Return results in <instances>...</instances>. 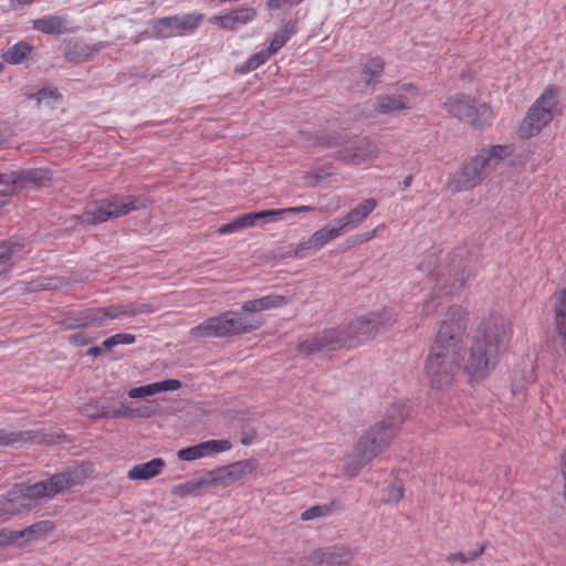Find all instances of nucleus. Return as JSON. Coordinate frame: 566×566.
<instances>
[{"instance_id": "nucleus-1", "label": "nucleus", "mask_w": 566, "mask_h": 566, "mask_svg": "<svg viewBox=\"0 0 566 566\" xmlns=\"http://www.w3.org/2000/svg\"><path fill=\"white\" fill-rule=\"evenodd\" d=\"M468 314L451 306L442 319L427 357L424 371L431 387L449 386L460 368L464 354Z\"/></svg>"}, {"instance_id": "nucleus-2", "label": "nucleus", "mask_w": 566, "mask_h": 566, "mask_svg": "<svg viewBox=\"0 0 566 566\" xmlns=\"http://www.w3.org/2000/svg\"><path fill=\"white\" fill-rule=\"evenodd\" d=\"M396 322V314L390 308L370 312L356 317L346 326L324 329L303 340L298 345V352L311 355L319 350L350 349L391 328Z\"/></svg>"}, {"instance_id": "nucleus-3", "label": "nucleus", "mask_w": 566, "mask_h": 566, "mask_svg": "<svg viewBox=\"0 0 566 566\" xmlns=\"http://www.w3.org/2000/svg\"><path fill=\"white\" fill-rule=\"evenodd\" d=\"M512 335L513 326L509 318L497 314L484 318L472 340L464 370L472 378H485L507 349Z\"/></svg>"}, {"instance_id": "nucleus-4", "label": "nucleus", "mask_w": 566, "mask_h": 566, "mask_svg": "<svg viewBox=\"0 0 566 566\" xmlns=\"http://www.w3.org/2000/svg\"><path fill=\"white\" fill-rule=\"evenodd\" d=\"M406 416L407 412L402 406L394 405L388 410L386 419L376 423L359 438L354 452L359 468L370 462L390 443Z\"/></svg>"}, {"instance_id": "nucleus-5", "label": "nucleus", "mask_w": 566, "mask_h": 566, "mask_svg": "<svg viewBox=\"0 0 566 566\" xmlns=\"http://www.w3.org/2000/svg\"><path fill=\"white\" fill-rule=\"evenodd\" d=\"M262 325V322L242 317L238 312H223L218 316L205 319L190 328V335L196 338L228 337L253 332Z\"/></svg>"}, {"instance_id": "nucleus-6", "label": "nucleus", "mask_w": 566, "mask_h": 566, "mask_svg": "<svg viewBox=\"0 0 566 566\" xmlns=\"http://www.w3.org/2000/svg\"><path fill=\"white\" fill-rule=\"evenodd\" d=\"M559 98V90L547 87L533 103L518 128L521 138L537 136L554 118Z\"/></svg>"}, {"instance_id": "nucleus-7", "label": "nucleus", "mask_w": 566, "mask_h": 566, "mask_svg": "<svg viewBox=\"0 0 566 566\" xmlns=\"http://www.w3.org/2000/svg\"><path fill=\"white\" fill-rule=\"evenodd\" d=\"M146 305H111L108 307L87 308L69 314L62 322L67 329L86 326H102L107 319H115L124 316H135L144 313Z\"/></svg>"}, {"instance_id": "nucleus-8", "label": "nucleus", "mask_w": 566, "mask_h": 566, "mask_svg": "<svg viewBox=\"0 0 566 566\" xmlns=\"http://www.w3.org/2000/svg\"><path fill=\"white\" fill-rule=\"evenodd\" d=\"M443 107L453 117L475 127L488 126L493 119V112L485 103L475 101L464 94L449 97L444 102Z\"/></svg>"}, {"instance_id": "nucleus-9", "label": "nucleus", "mask_w": 566, "mask_h": 566, "mask_svg": "<svg viewBox=\"0 0 566 566\" xmlns=\"http://www.w3.org/2000/svg\"><path fill=\"white\" fill-rule=\"evenodd\" d=\"M142 207H144V203L138 197L105 199L96 202L93 208L85 210L81 220L84 223L98 224L111 219L120 218Z\"/></svg>"}, {"instance_id": "nucleus-10", "label": "nucleus", "mask_w": 566, "mask_h": 566, "mask_svg": "<svg viewBox=\"0 0 566 566\" xmlns=\"http://www.w3.org/2000/svg\"><path fill=\"white\" fill-rule=\"evenodd\" d=\"M203 19L205 15L199 12L157 18L148 22L149 33L154 39L185 35L196 31Z\"/></svg>"}, {"instance_id": "nucleus-11", "label": "nucleus", "mask_w": 566, "mask_h": 566, "mask_svg": "<svg viewBox=\"0 0 566 566\" xmlns=\"http://www.w3.org/2000/svg\"><path fill=\"white\" fill-rule=\"evenodd\" d=\"M254 468L255 465L252 461L245 460L207 471L205 475L208 488L230 486L252 473Z\"/></svg>"}, {"instance_id": "nucleus-12", "label": "nucleus", "mask_w": 566, "mask_h": 566, "mask_svg": "<svg viewBox=\"0 0 566 566\" xmlns=\"http://www.w3.org/2000/svg\"><path fill=\"white\" fill-rule=\"evenodd\" d=\"M486 168L480 156L471 158L467 161L462 169L455 174L449 182L452 191L469 190L481 184L486 177Z\"/></svg>"}, {"instance_id": "nucleus-13", "label": "nucleus", "mask_w": 566, "mask_h": 566, "mask_svg": "<svg viewBox=\"0 0 566 566\" xmlns=\"http://www.w3.org/2000/svg\"><path fill=\"white\" fill-rule=\"evenodd\" d=\"M51 179V172L43 168H29L10 174H0V193L10 195L13 186L21 182L41 185Z\"/></svg>"}, {"instance_id": "nucleus-14", "label": "nucleus", "mask_w": 566, "mask_h": 566, "mask_svg": "<svg viewBox=\"0 0 566 566\" xmlns=\"http://www.w3.org/2000/svg\"><path fill=\"white\" fill-rule=\"evenodd\" d=\"M39 489L40 486L20 484L7 493L12 516L29 512L41 504L36 495Z\"/></svg>"}, {"instance_id": "nucleus-15", "label": "nucleus", "mask_w": 566, "mask_h": 566, "mask_svg": "<svg viewBox=\"0 0 566 566\" xmlns=\"http://www.w3.org/2000/svg\"><path fill=\"white\" fill-rule=\"evenodd\" d=\"M231 448L232 443L229 440H208L188 448L180 449L177 452V457L181 461H195L229 451Z\"/></svg>"}, {"instance_id": "nucleus-16", "label": "nucleus", "mask_w": 566, "mask_h": 566, "mask_svg": "<svg viewBox=\"0 0 566 566\" xmlns=\"http://www.w3.org/2000/svg\"><path fill=\"white\" fill-rule=\"evenodd\" d=\"M377 200L375 198H367L348 211L345 216L334 220L345 234L348 231L356 229L360 226L369 214L376 209Z\"/></svg>"}, {"instance_id": "nucleus-17", "label": "nucleus", "mask_w": 566, "mask_h": 566, "mask_svg": "<svg viewBox=\"0 0 566 566\" xmlns=\"http://www.w3.org/2000/svg\"><path fill=\"white\" fill-rule=\"evenodd\" d=\"M52 530V522L41 521L19 532L2 531L0 532V547L14 544L21 538L27 541L43 538Z\"/></svg>"}, {"instance_id": "nucleus-18", "label": "nucleus", "mask_w": 566, "mask_h": 566, "mask_svg": "<svg viewBox=\"0 0 566 566\" xmlns=\"http://www.w3.org/2000/svg\"><path fill=\"white\" fill-rule=\"evenodd\" d=\"M256 17V11L247 6H242L231 12L221 15H213L210 22L217 24L223 30L233 31L242 25L253 21Z\"/></svg>"}, {"instance_id": "nucleus-19", "label": "nucleus", "mask_w": 566, "mask_h": 566, "mask_svg": "<svg viewBox=\"0 0 566 566\" xmlns=\"http://www.w3.org/2000/svg\"><path fill=\"white\" fill-rule=\"evenodd\" d=\"M73 484V481L71 479V474L67 472H62L59 474L52 475L46 481H41L38 483L32 484V486H40L39 492H36V495L40 500V502H45L49 499L53 497L57 493L66 490Z\"/></svg>"}, {"instance_id": "nucleus-20", "label": "nucleus", "mask_w": 566, "mask_h": 566, "mask_svg": "<svg viewBox=\"0 0 566 566\" xmlns=\"http://www.w3.org/2000/svg\"><path fill=\"white\" fill-rule=\"evenodd\" d=\"M354 553L344 545H335L314 552V560L329 566L347 565L353 560Z\"/></svg>"}, {"instance_id": "nucleus-21", "label": "nucleus", "mask_w": 566, "mask_h": 566, "mask_svg": "<svg viewBox=\"0 0 566 566\" xmlns=\"http://www.w3.org/2000/svg\"><path fill=\"white\" fill-rule=\"evenodd\" d=\"M378 154L379 149L376 144L369 140H363L356 146H353L340 159L345 164L358 166L374 160L377 158Z\"/></svg>"}, {"instance_id": "nucleus-22", "label": "nucleus", "mask_w": 566, "mask_h": 566, "mask_svg": "<svg viewBox=\"0 0 566 566\" xmlns=\"http://www.w3.org/2000/svg\"><path fill=\"white\" fill-rule=\"evenodd\" d=\"M553 312L555 331L560 338L563 350L566 354V290L553 295Z\"/></svg>"}, {"instance_id": "nucleus-23", "label": "nucleus", "mask_w": 566, "mask_h": 566, "mask_svg": "<svg viewBox=\"0 0 566 566\" xmlns=\"http://www.w3.org/2000/svg\"><path fill=\"white\" fill-rule=\"evenodd\" d=\"M166 467L161 458H154L148 462L132 467L127 472V478L132 481H147L160 475Z\"/></svg>"}, {"instance_id": "nucleus-24", "label": "nucleus", "mask_w": 566, "mask_h": 566, "mask_svg": "<svg viewBox=\"0 0 566 566\" xmlns=\"http://www.w3.org/2000/svg\"><path fill=\"white\" fill-rule=\"evenodd\" d=\"M182 386L181 381L178 379H165L163 381H157L139 387L132 388L128 391V397L132 399H139L147 396H153L164 391H176L180 389Z\"/></svg>"}, {"instance_id": "nucleus-25", "label": "nucleus", "mask_w": 566, "mask_h": 566, "mask_svg": "<svg viewBox=\"0 0 566 566\" xmlns=\"http://www.w3.org/2000/svg\"><path fill=\"white\" fill-rule=\"evenodd\" d=\"M514 154L512 145H494L482 149L480 156L486 170H494L499 165Z\"/></svg>"}, {"instance_id": "nucleus-26", "label": "nucleus", "mask_w": 566, "mask_h": 566, "mask_svg": "<svg viewBox=\"0 0 566 566\" xmlns=\"http://www.w3.org/2000/svg\"><path fill=\"white\" fill-rule=\"evenodd\" d=\"M410 103L402 94L397 96L379 95L376 98L375 109L380 114H391L410 109Z\"/></svg>"}, {"instance_id": "nucleus-27", "label": "nucleus", "mask_w": 566, "mask_h": 566, "mask_svg": "<svg viewBox=\"0 0 566 566\" xmlns=\"http://www.w3.org/2000/svg\"><path fill=\"white\" fill-rule=\"evenodd\" d=\"M32 28L45 34H62L69 31L67 20L61 15H45L32 22Z\"/></svg>"}, {"instance_id": "nucleus-28", "label": "nucleus", "mask_w": 566, "mask_h": 566, "mask_svg": "<svg viewBox=\"0 0 566 566\" xmlns=\"http://www.w3.org/2000/svg\"><path fill=\"white\" fill-rule=\"evenodd\" d=\"M208 483L205 473L196 479L188 480L184 483L174 485L171 493L179 497L197 496L203 490H208Z\"/></svg>"}, {"instance_id": "nucleus-29", "label": "nucleus", "mask_w": 566, "mask_h": 566, "mask_svg": "<svg viewBox=\"0 0 566 566\" xmlns=\"http://www.w3.org/2000/svg\"><path fill=\"white\" fill-rule=\"evenodd\" d=\"M154 413L155 411L149 406H143L136 409H132L122 403L119 408L114 409L112 411H103L99 416L108 418H149Z\"/></svg>"}, {"instance_id": "nucleus-30", "label": "nucleus", "mask_w": 566, "mask_h": 566, "mask_svg": "<svg viewBox=\"0 0 566 566\" xmlns=\"http://www.w3.org/2000/svg\"><path fill=\"white\" fill-rule=\"evenodd\" d=\"M343 234L344 233L342 231V228H339L338 224H336L333 221L332 226L329 224V226H326V227H323V228L316 230L312 234V237L315 241L317 250L319 251L325 245H327L331 241L342 237Z\"/></svg>"}, {"instance_id": "nucleus-31", "label": "nucleus", "mask_w": 566, "mask_h": 566, "mask_svg": "<svg viewBox=\"0 0 566 566\" xmlns=\"http://www.w3.org/2000/svg\"><path fill=\"white\" fill-rule=\"evenodd\" d=\"M343 234L344 233L342 231V228H339L338 224H336L333 221L332 226L329 224V226H326V227H323V228L316 230L312 234V237L315 241L317 250L319 251L325 245H327L331 241L342 237Z\"/></svg>"}, {"instance_id": "nucleus-32", "label": "nucleus", "mask_w": 566, "mask_h": 566, "mask_svg": "<svg viewBox=\"0 0 566 566\" xmlns=\"http://www.w3.org/2000/svg\"><path fill=\"white\" fill-rule=\"evenodd\" d=\"M33 48L24 42L19 41L9 48L2 55L3 60L10 64H21L25 61L27 56L32 52Z\"/></svg>"}, {"instance_id": "nucleus-33", "label": "nucleus", "mask_w": 566, "mask_h": 566, "mask_svg": "<svg viewBox=\"0 0 566 566\" xmlns=\"http://www.w3.org/2000/svg\"><path fill=\"white\" fill-rule=\"evenodd\" d=\"M384 71V63L381 60L375 57L368 60L361 72V78L366 85L374 84L378 81Z\"/></svg>"}, {"instance_id": "nucleus-34", "label": "nucleus", "mask_w": 566, "mask_h": 566, "mask_svg": "<svg viewBox=\"0 0 566 566\" xmlns=\"http://www.w3.org/2000/svg\"><path fill=\"white\" fill-rule=\"evenodd\" d=\"M21 248L22 247L19 243L3 242L0 244V274L7 272L11 268V261Z\"/></svg>"}, {"instance_id": "nucleus-35", "label": "nucleus", "mask_w": 566, "mask_h": 566, "mask_svg": "<svg viewBox=\"0 0 566 566\" xmlns=\"http://www.w3.org/2000/svg\"><path fill=\"white\" fill-rule=\"evenodd\" d=\"M441 275L447 276L444 283L449 285L450 293L461 290L465 281L470 277V273L464 274V270L460 271L459 266L448 271V273L443 272Z\"/></svg>"}, {"instance_id": "nucleus-36", "label": "nucleus", "mask_w": 566, "mask_h": 566, "mask_svg": "<svg viewBox=\"0 0 566 566\" xmlns=\"http://www.w3.org/2000/svg\"><path fill=\"white\" fill-rule=\"evenodd\" d=\"M251 227H254L258 221L262 222H276L283 219L282 209L263 210L259 212L247 213Z\"/></svg>"}, {"instance_id": "nucleus-37", "label": "nucleus", "mask_w": 566, "mask_h": 566, "mask_svg": "<svg viewBox=\"0 0 566 566\" xmlns=\"http://www.w3.org/2000/svg\"><path fill=\"white\" fill-rule=\"evenodd\" d=\"M271 57V52H268L266 50H261L258 53L253 54L251 57H249L241 66H240V73L247 74L249 72H252L256 70L259 66L264 64Z\"/></svg>"}, {"instance_id": "nucleus-38", "label": "nucleus", "mask_w": 566, "mask_h": 566, "mask_svg": "<svg viewBox=\"0 0 566 566\" xmlns=\"http://www.w3.org/2000/svg\"><path fill=\"white\" fill-rule=\"evenodd\" d=\"M261 312L285 306L290 300L279 294H270L259 298Z\"/></svg>"}, {"instance_id": "nucleus-39", "label": "nucleus", "mask_w": 566, "mask_h": 566, "mask_svg": "<svg viewBox=\"0 0 566 566\" xmlns=\"http://www.w3.org/2000/svg\"><path fill=\"white\" fill-rule=\"evenodd\" d=\"M247 228H251V226H250L247 214H243V216L237 218L235 220L221 226L218 229V233L229 234V233L242 231L243 229H247Z\"/></svg>"}, {"instance_id": "nucleus-40", "label": "nucleus", "mask_w": 566, "mask_h": 566, "mask_svg": "<svg viewBox=\"0 0 566 566\" xmlns=\"http://www.w3.org/2000/svg\"><path fill=\"white\" fill-rule=\"evenodd\" d=\"M135 340H136V338L132 334L118 333V334H115V335L106 338L103 342V348L105 350H111L113 347H115L117 345H129V344L135 343Z\"/></svg>"}, {"instance_id": "nucleus-41", "label": "nucleus", "mask_w": 566, "mask_h": 566, "mask_svg": "<svg viewBox=\"0 0 566 566\" xmlns=\"http://www.w3.org/2000/svg\"><path fill=\"white\" fill-rule=\"evenodd\" d=\"M318 250L316 248L315 241H314L313 237L311 235L306 240L298 242L293 248V255L298 259H303V258H306L310 254L315 253Z\"/></svg>"}, {"instance_id": "nucleus-42", "label": "nucleus", "mask_w": 566, "mask_h": 566, "mask_svg": "<svg viewBox=\"0 0 566 566\" xmlns=\"http://www.w3.org/2000/svg\"><path fill=\"white\" fill-rule=\"evenodd\" d=\"M332 511H333L332 504L313 505L302 513L301 518L303 521H310V520H314L316 517L326 516V515L331 514Z\"/></svg>"}, {"instance_id": "nucleus-43", "label": "nucleus", "mask_w": 566, "mask_h": 566, "mask_svg": "<svg viewBox=\"0 0 566 566\" xmlns=\"http://www.w3.org/2000/svg\"><path fill=\"white\" fill-rule=\"evenodd\" d=\"M292 32L289 30H280L274 33L270 46L266 49L271 52V56L279 52V50L290 40Z\"/></svg>"}, {"instance_id": "nucleus-44", "label": "nucleus", "mask_w": 566, "mask_h": 566, "mask_svg": "<svg viewBox=\"0 0 566 566\" xmlns=\"http://www.w3.org/2000/svg\"><path fill=\"white\" fill-rule=\"evenodd\" d=\"M38 105L50 104L51 101L56 102L61 98V94L55 87H44L34 95Z\"/></svg>"}, {"instance_id": "nucleus-45", "label": "nucleus", "mask_w": 566, "mask_h": 566, "mask_svg": "<svg viewBox=\"0 0 566 566\" xmlns=\"http://www.w3.org/2000/svg\"><path fill=\"white\" fill-rule=\"evenodd\" d=\"M386 497L384 499L385 502H397L399 501L403 495V488L400 482H394L386 489Z\"/></svg>"}, {"instance_id": "nucleus-46", "label": "nucleus", "mask_w": 566, "mask_h": 566, "mask_svg": "<svg viewBox=\"0 0 566 566\" xmlns=\"http://www.w3.org/2000/svg\"><path fill=\"white\" fill-rule=\"evenodd\" d=\"M483 552V548H480L479 551H475V552H470L468 554H463V553H458V554H452L448 557V562L449 563H461V564H467V563H471L473 562L479 555H481Z\"/></svg>"}, {"instance_id": "nucleus-47", "label": "nucleus", "mask_w": 566, "mask_h": 566, "mask_svg": "<svg viewBox=\"0 0 566 566\" xmlns=\"http://www.w3.org/2000/svg\"><path fill=\"white\" fill-rule=\"evenodd\" d=\"M20 439V433L0 429V447L12 444L14 442H18Z\"/></svg>"}, {"instance_id": "nucleus-48", "label": "nucleus", "mask_w": 566, "mask_h": 566, "mask_svg": "<svg viewBox=\"0 0 566 566\" xmlns=\"http://www.w3.org/2000/svg\"><path fill=\"white\" fill-rule=\"evenodd\" d=\"M9 505L10 503L8 502L7 495L0 496V522L8 521L12 517Z\"/></svg>"}, {"instance_id": "nucleus-49", "label": "nucleus", "mask_w": 566, "mask_h": 566, "mask_svg": "<svg viewBox=\"0 0 566 566\" xmlns=\"http://www.w3.org/2000/svg\"><path fill=\"white\" fill-rule=\"evenodd\" d=\"M303 0H269L266 6L269 9H280L285 6L293 7L301 3Z\"/></svg>"}, {"instance_id": "nucleus-50", "label": "nucleus", "mask_w": 566, "mask_h": 566, "mask_svg": "<svg viewBox=\"0 0 566 566\" xmlns=\"http://www.w3.org/2000/svg\"><path fill=\"white\" fill-rule=\"evenodd\" d=\"M385 227L384 226H378L377 228L370 230V231H367V232H364L361 234H358L356 238H355V241H354V244H360V243H365V242H368L370 241L373 238H375L376 233L384 229Z\"/></svg>"}, {"instance_id": "nucleus-51", "label": "nucleus", "mask_w": 566, "mask_h": 566, "mask_svg": "<svg viewBox=\"0 0 566 566\" xmlns=\"http://www.w3.org/2000/svg\"><path fill=\"white\" fill-rule=\"evenodd\" d=\"M319 207H312V206H298V207H290L282 209L283 216L284 214H295L300 212H313L318 211Z\"/></svg>"}, {"instance_id": "nucleus-52", "label": "nucleus", "mask_w": 566, "mask_h": 566, "mask_svg": "<svg viewBox=\"0 0 566 566\" xmlns=\"http://www.w3.org/2000/svg\"><path fill=\"white\" fill-rule=\"evenodd\" d=\"M342 207H344V201L342 200L340 197L335 196L334 198L331 199L329 203L326 207H319L318 211L319 212L337 211Z\"/></svg>"}, {"instance_id": "nucleus-53", "label": "nucleus", "mask_w": 566, "mask_h": 566, "mask_svg": "<svg viewBox=\"0 0 566 566\" xmlns=\"http://www.w3.org/2000/svg\"><path fill=\"white\" fill-rule=\"evenodd\" d=\"M241 311L244 313H259L261 312V305L259 298L247 301L242 304Z\"/></svg>"}, {"instance_id": "nucleus-54", "label": "nucleus", "mask_w": 566, "mask_h": 566, "mask_svg": "<svg viewBox=\"0 0 566 566\" xmlns=\"http://www.w3.org/2000/svg\"><path fill=\"white\" fill-rule=\"evenodd\" d=\"M69 340L76 346H83L88 343L90 338L84 332H76L69 336Z\"/></svg>"}, {"instance_id": "nucleus-55", "label": "nucleus", "mask_w": 566, "mask_h": 566, "mask_svg": "<svg viewBox=\"0 0 566 566\" xmlns=\"http://www.w3.org/2000/svg\"><path fill=\"white\" fill-rule=\"evenodd\" d=\"M438 306H439V303L434 298L426 301L422 305L420 314L424 315V316H429L437 311Z\"/></svg>"}, {"instance_id": "nucleus-56", "label": "nucleus", "mask_w": 566, "mask_h": 566, "mask_svg": "<svg viewBox=\"0 0 566 566\" xmlns=\"http://www.w3.org/2000/svg\"><path fill=\"white\" fill-rule=\"evenodd\" d=\"M101 50L99 45H83L81 48V54L84 56V60L92 57L95 53Z\"/></svg>"}, {"instance_id": "nucleus-57", "label": "nucleus", "mask_w": 566, "mask_h": 566, "mask_svg": "<svg viewBox=\"0 0 566 566\" xmlns=\"http://www.w3.org/2000/svg\"><path fill=\"white\" fill-rule=\"evenodd\" d=\"M102 349H104L103 346L102 347H99V346L91 347L87 350V354L91 356L97 357L98 355H101Z\"/></svg>"}, {"instance_id": "nucleus-58", "label": "nucleus", "mask_w": 566, "mask_h": 566, "mask_svg": "<svg viewBox=\"0 0 566 566\" xmlns=\"http://www.w3.org/2000/svg\"><path fill=\"white\" fill-rule=\"evenodd\" d=\"M560 462H562V472H563L565 483H566V451L562 453Z\"/></svg>"}, {"instance_id": "nucleus-59", "label": "nucleus", "mask_w": 566, "mask_h": 566, "mask_svg": "<svg viewBox=\"0 0 566 566\" xmlns=\"http://www.w3.org/2000/svg\"><path fill=\"white\" fill-rule=\"evenodd\" d=\"M18 6L20 7H24V6H29L31 3H33L35 0H15Z\"/></svg>"}, {"instance_id": "nucleus-60", "label": "nucleus", "mask_w": 566, "mask_h": 566, "mask_svg": "<svg viewBox=\"0 0 566 566\" xmlns=\"http://www.w3.org/2000/svg\"><path fill=\"white\" fill-rule=\"evenodd\" d=\"M403 184H405V187L410 186V184H411V177H407V178L405 179Z\"/></svg>"}, {"instance_id": "nucleus-61", "label": "nucleus", "mask_w": 566, "mask_h": 566, "mask_svg": "<svg viewBox=\"0 0 566 566\" xmlns=\"http://www.w3.org/2000/svg\"><path fill=\"white\" fill-rule=\"evenodd\" d=\"M347 473L350 474V475H355L357 472L354 470V471H349V469H347Z\"/></svg>"}]
</instances>
